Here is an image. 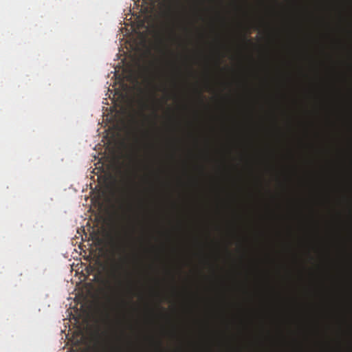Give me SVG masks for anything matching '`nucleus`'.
Listing matches in <instances>:
<instances>
[{
    "label": "nucleus",
    "instance_id": "f8f14e48",
    "mask_svg": "<svg viewBox=\"0 0 352 352\" xmlns=\"http://www.w3.org/2000/svg\"><path fill=\"white\" fill-rule=\"evenodd\" d=\"M158 345H159V346H161V342H158Z\"/></svg>",
    "mask_w": 352,
    "mask_h": 352
},
{
    "label": "nucleus",
    "instance_id": "423d86ee",
    "mask_svg": "<svg viewBox=\"0 0 352 352\" xmlns=\"http://www.w3.org/2000/svg\"><path fill=\"white\" fill-rule=\"evenodd\" d=\"M326 154H352V153H326Z\"/></svg>",
    "mask_w": 352,
    "mask_h": 352
},
{
    "label": "nucleus",
    "instance_id": "7ed1b4c3",
    "mask_svg": "<svg viewBox=\"0 0 352 352\" xmlns=\"http://www.w3.org/2000/svg\"><path fill=\"white\" fill-rule=\"evenodd\" d=\"M126 155H94L95 160H98L95 164L96 169L104 174H112L120 171L122 166L121 157ZM175 157L176 155H170ZM186 157H201L202 155H185ZM204 157H212V155H203ZM219 157H230L231 155H219ZM240 157H247V155H239Z\"/></svg>",
    "mask_w": 352,
    "mask_h": 352
},
{
    "label": "nucleus",
    "instance_id": "9d476101",
    "mask_svg": "<svg viewBox=\"0 0 352 352\" xmlns=\"http://www.w3.org/2000/svg\"><path fill=\"white\" fill-rule=\"evenodd\" d=\"M171 33H172V34H173V35H175V32H174L173 30H171Z\"/></svg>",
    "mask_w": 352,
    "mask_h": 352
},
{
    "label": "nucleus",
    "instance_id": "0eeeda50",
    "mask_svg": "<svg viewBox=\"0 0 352 352\" xmlns=\"http://www.w3.org/2000/svg\"><path fill=\"white\" fill-rule=\"evenodd\" d=\"M187 135L192 138V137H194L195 133L192 131H189L187 133Z\"/></svg>",
    "mask_w": 352,
    "mask_h": 352
},
{
    "label": "nucleus",
    "instance_id": "20e7f679",
    "mask_svg": "<svg viewBox=\"0 0 352 352\" xmlns=\"http://www.w3.org/2000/svg\"><path fill=\"white\" fill-rule=\"evenodd\" d=\"M116 253H122V254L123 253H125V248H124V246L122 245H118L116 246Z\"/></svg>",
    "mask_w": 352,
    "mask_h": 352
},
{
    "label": "nucleus",
    "instance_id": "1a4fd4ad",
    "mask_svg": "<svg viewBox=\"0 0 352 352\" xmlns=\"http://www.w3.org/2000/svg\"><path fill=\"white\" fill-rule=\"evenodd\" d=\"M154 117H155V118H157V114L155 112L154 113Z\"/></svg>",
    "mask_w": 352,
    "mask_h": 352
},
{
    "label": "nucleus",
    "instance_id": "f257e3e1",
    "mask_svg": "<svg viewBox=\"0 0 352 352\" xmlns=\"http://www.w3.org/2000/svg\"><path fill=\"white\" fill-rule=\"evenodd\" d=\"M128 261L126 256L120 257L119 261L113 258L107 272L108 277L113 283L109 288L117 294L124 292L131 294L133 292L131 273L126 267Z\"/></svg>",
    "mask_w": 352,
    "mask_h": 352
},
{
    "label": "nucleus",
    "instance_id": "9b49d317",
    "mask_svg": "<svg viewBox=\"0 0 352 352\" xmlns=\"http://www.w3.org/2000/svg\"><path fill=\"white\" fill-rule=\"evenodd\" d=\"M98 154L102 155V154H107V153L104 152V153H99Z\"/></svg>",
    "mask_w": 352,
    "mask_h": 352
},
{
    "label": "nucleus",
    "instance_id": "6e6552de",
    "mask_svg": "<svg viewBox=\"0 0 352 352\" xmlns=\"http://www.w3.org/2000/svg\"><path fill=\"white\" fill-rule=\"evenodd\" d=\"M112 349H113V351H116V352H120V349L119 348H118V347H115V346H113Z\"/></svg>",
    "mask_w": 352,
    "mask_h": 352
},
{
    "label": "nucleus",
    "instance_id": "f03ea898",
    "mask_svg": "<svg viewBox=\"0 0 352 352\" xmlns=\"http://www.w3.org/2000/svg\"><path fill=\"white\" fill-rule=\"evenodd\" d=\"M131 133L133 138L138 142L141 140L159 137L175 139L178 136L179 130L175 126H168L165 131H162L157 126L156 122L153 121L150 129H144L143 124L136 125L132 129Z\"/></svg>",
    "mask_w": 352,
    "mask_h": 352
},
{
    "label": "nucleus",
    "instance_id": "39448f33",
    "mask_svg": "<svg viewBox=\"0 0 352 352\" xmlns=\"http://www.w3.org/2000/svg\"><path fill=\"white\" fill-rule=\"evenodd\" d=\"M105 323L107 324L108 325H110V324L111 325V320H110V318H109V315H107V316H106Z\"/></svg>",
    "mask_w": 352,
    "mask_h": 352
}]
</instances>
